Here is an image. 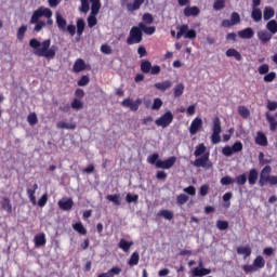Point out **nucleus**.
Masks as SVG:
<instances>
[{
    "mask_svg": "<svg viewBox=\"0 0 277 277\" xmlns=\"http://www.w3.org/2000/svg\"><path fill=\"white\" fill-rule=\"evenodd\" d=\"M30 25H36L34 31L37 34L42 31L47 25L53 27V11L49 8L40 6L32 13Z\"/></svg>",
    "mask_w": 277,
    "mask_h": 277,
    "instance_id": "f257e3e1",
    "label": "nucleus"
},
{
    "mask_svg": "<svg viewBox=\"0 0 277 277\" xmlns=\"http://www.w3.org/2000/svg\"><path fill=\"white\" fill-rule=\"evenodd\" d=\"M29 47L32 48L35 55L45 57V60H53L57 53V45H51L50 39H47L43 42L38 41V39H31L29 41Z\"/></svg>",
    "mask_w": 277,
    "mask_h": 277,
    "instance_id": "f03ea898",
    "label": "nucleus"
},
{
    "mask_svg": "<svg viewBox=\"0 0 277 277\" xmlns=\"http://www.w3.org/2000/svg\"><path fill=\"white\" fill-rule=\"evenodd\" d=\"M80 2L81 5L79 10L80 12H83V14L90 12V5L92 14H98L101 12V0H80Z\"/></svg>",
    "mask_w": 277,
    "mask_h": 277,
    "instance_id": "7ed1b4c3",
    "label": "nucleus"
},
{
    "mask_svg": "<svg viewBox=\"0 0 277 277\" xmlns=\"http://www.w3.org/2000/svg\"><path fill=\"white\" fill-rule=\"evenodd\" d=\"M272 174V167L266 166L260 174V181L259 184L261 187H263L266 183L268 185H277V175H271Z\"/></svg>",
    "mask_w": 277,
    "mask_h": 277,
    "instance_id": "20e7f679",
    "label": "nucleus"
},
{
    "mask_svg": "<svg viewBox=\"0 0 277 277\" xmlns=\"http://www.w3.org/2000/svg\"><path fill=\"white\" fill-rule=\"evenodd\" d=\"M172 120H174V115L172 114V111L168 110L158 119H156L155 123L157 124V127L166 129L167 127H170V124H172Z\"/></svg>",
    "mask_w": 277,
    "mask_h": 277,
    "instance_id": "39448f33",
    "label": "nucleus"
},
{
    "mask_svg": "<svg viewBox=\"0 0 277 277\" xmlns=\"http://www.w3.org/2000/svg\"><path fill=\"white\" fill-rule=\"evenodd\" d=\"M188 38L189 40H194L196 38V30L189 29V26L187 24H184L179 27V31L176 34L177 40H181V38Z\"/></svg>",
    "mask_w": 277,
    "mask_h": 277,
    "instance_id": "423d86ee",
    "label": "nucleus"
},
{
    "mask_svg": "<svg viewBox=\"0 0 277 277\" xmlns=\"http://www.w3.org/2000/svg\"><path fill=\"white\" fill-rule=\"evenodd\" d=\"M142 42V30L140 27H132L127 44H140Z\"/></svg>",
    "mask_w": 277,
    "mask_h": 277,
    "instance_id": "0eeeda50",
    "label": "nucleus"
},
{
    "mask_svg": "<svg viewBox=\"0 0 277 277\" xmlns=\"http://www.w3.org/2000/svg\"><path fill=\"white\" fill-rule=\"evenodd\" d=\"M243 150V144L236 142L233 146H225L222 150L225 157H233L235 153H241Z\"/></svg>",
    "mask_w": 277,
    "mask_h": 277,
    "instance_id": "6e6552de",
    "label": "nucleus"
},
{
    "mask_svg": "<svg viewBox=\"0 0 277 277\" xmlns=\"http://www.w3.org/2000/svg\"><path fill=\"white\" fill-rule=\"evenodd\" d=\"M143 3L144 0H133V2H130L129 0H121V5L127 8L128 12L137 11L140 8H142Z\"/></svg>",
    "mask_w": 277,
    "mask_h": 277,
    "instance_id": "1a4fd4ad",
    "label": "nucleus"
},
{
    "mask_svg": "<svg viewBox=\"0 0 277 277\" xmlns=\"http://www.w3.org/2000/svg\"><path fill=\"white\" fill-rule=\"evenodd\" d=\"M194 166L196 168H206L207 170L213 168V163L209 160V153L205 154L201 158L196 159Z\"/></svg>",
    "mask_w": 277,
    "mask_h": 277,
    "instance_id": "9d476101",
    "label": "nucleus"
},
{
    "mask_svg": "<svg viewBox=\"0 0 277 277\" xmlns=\"http://www.w3.org/2000/svg\"><path fill=\"white\" fill-rule=\"evenodd\" d=\"M122 107H128L131 111H137L140 105H142V98H136L135 101L131 98H126L121 102Z\"/></svg>",
    "mask_w": 277,
    "mask_h": 277,
    "instance_id": "9b49d317",
    "label": "nucleus"
},
{
    "mask_svg": "<svg viewBox=\"0 0 277 277\" xmlns=\"http://www.w3.org/2000/svg\"><path fill=\"white\" fill-rule=\"evenodd\" d=\"M176 163V157H170L167 160H158L156 162V168L161 170H170Z\"/></svg>",
    "mask_w": 277,
    "mask_h": 277,
    "instance_id": "f8f14e48",
    "label": "nucleus"
},
{
    "mask_svg": "<svg viewBox=\"0 0 277 277\" xmlns=\"http://www.w3.org/2000/svg\"><path fill=\"white\" fill-rule=\"evenodd\" d=\"M202 129V118L200 117H196L189 127V133L190 135H196V133H198V131H200Z\"/></svg>",
    "mask_w": 277,
    "mask_h": 277,
    "instance_id": "ddd939ff",
    "label": "nucleus"
},
{
    "mask_svg": "<svg viewBox=\"0 0 277 277\" xmlns=\"http://www.w3.org/2000/svg\"><path fill=\"white\" fill-rule=\"evenodd\" d=\"M74 205H75V201H72V199L68 198V197H63L58 201V207L62 211H70V209H72Z\"/></svg>",
    "mask_w": 277,
    "mask_h": 277,
    "instance_id": "4468645a",
    "label": "nucleus"
},
{
    "mask_svg": "<svg viewBox=\"0 0 277 277\" xmlns=\"http://www.w3.org/2000/svg\"><path fill=\"white\" fill-rule=\"evenodd\" d=\"M56 129H65L66 131H75L77 129V123L68 121H58L56 123Z\"/></svg>",
    "mask_w": 277,
    "mask_h": 277,
    "instance_id": "2eb2a0df",
    "label": "nucleus"
},
{
    "mask_svg": "<svg viewBox=\"0 0 277 277\" xmlns=\"http://www.w3.org/2000/svg\"><path fill=\"white\" fill-rule=\"evenodd\" d=\"M38 190V184H34L32 188L27 189V196L34 207L38 205V200H36V192Z\"/></svg>",
    "mask_w": 277,
    "mask_h": 277,
    "instance_id": "dca6fc26",
    "label": "nucleus"
},
{
    "mask_svg": "<svg viewBox=\"0 0 277 277\" xmlns=\"http://www.w3.org/2000/svg\"><path fill=\"white\" fill-rule=\"evenodd\" d=\"M192 274H193V277L209 276V274H211V269L196 267L192 269Z\"/></svg>",
    "mask_w": 277,
    "mask_h": 277,
    "instance_id": "f3484780",
    "label": "nucleus"
},
{
    "mask_svg": "<svg viewBox=\"0 0 277 277\" xmlns=\"http://www.w3.org/2000/svg\"><path fill=\"white\" fill-rule=\"evenodd\" d=\"M156 90H160V92H166V90H170L172 88V81L166 80L162 82H157L154 84Z\"/></svg>",
    "mask_w": 277,
    "mask_h": 277,
    "instance_id": "a211bd4d",
    "label": "nucleus"
},
{
    "mask_svg": "<svg viewBox=\"0 0 277 277\" xmlns=\"http://www.w3.org/2000/svg\"><path fill=\"white\" fill-rule=\"evenodd\" d=\"M238 36L239 38H242V40H250V38L254 37V30L252 28H246L238 31Z\"/></svg>",
    "mask_w": 277,
    "mask_h": 277,
    "instance_id": "6ab92c4d",
    "label": "nucleus"
},
{
    "mask_svg": "<svg viewBox=\"0 0 277 277\" xmlns=\"http://www.w3.org/2000/svg\"><path fill=\"white\" fill-rule=\"evenodd\" d=\"M132 246L133 241H127L126 239H120L118 243V248H120V250H122L126 253L130 252Z\"/></svg>",
    "mask_w": 277,
    "mask_h": 277,
    "instance_id": "aec40b11",
    "label": "nucleus"
},
{
    "mask_svg": "<svg viewBox=\"0 0 277 277\" xmlns=\"http://www.w3.org/2000/svg\"><path fill=\"white\" fill-rule=\"evenodd\" d=\"M55 16L58 29H61L62 31H66V19L64 18V16H62L60 12H56Z\"/></svg>",
    "mask_w": 277,
    "mask_h": 277,
    "instance_id": "412c9836",
    "label": "nucleus"
},
{
    "mask_svg": "<svg viewBox=\"0 0 277 277\" xmlns=\"http://www.w3.org/2000/svg\"><path fill=\"white\" fill-rule=\"evenodd\" d=\"M200 9L198 6H187L184 9L185 16H198Z\"/></svg>",
    "mask_w": 277,
    "mask_h": 277,
    "instance_id": "4be33fe9",
    "label": "nucleus"
},
{
    "mask_svg": "<svg viewBox=\"0 0 277 277\" xmlns=\"http://www.w3.org/2000/svg\"><path fill=\"white\" fill-rule=\"evenodd\" d=\"M255 144H258V146H267V136H265L263 132H258Z\"/></svg>",
    "mask_w": 277,
    "mask_h": 277,
    "instance_id": "5701e85b",
    "label": "nucleus"
},
{
    "mask_svg": "<svg viewBox=\"0 0 277 277\" xmlns=\"http://www.w3.org/2000/svg\"><path fill=\"white\" fill-rule=\"evenodd\" d=\"M157 217H163L164 220H174V212L170 210H160L157 213Z\"/></svg>",
    "mask_w": 277,
    "mask_h": 277,
    "instance_id": "b1692460",
    "label": "nucleus"
},
{
    "mask_svg": "<svg viewBox=\"0 0 277 277\" xmlns=\"http://www.w3.org/2000/svg\"><path fill=\"white\" fill-rule=\"evenodd\" d=\"M251 18H253L255 23H261V21H263V12L258 8H253Z\"/></svg>",
    "mask_w": 277,
    "mask_h": 277,
    "instance_id": "393cba45",
    "label": "nucleus"
},
{
    "mask_svg": "<svg viewBox=\"0 0 277 277\" xmlns=\"http://www.w3.org/2000/svg\"><path fill=\"white\" fill-rule=\"evenodd\" d=\"M274 14H276V11H274V8L272 6L264 8V11H263L264 21H269L271 18H274Z\"/></svg>",
    "mask_w": 277,
    "mask_h": 277,
    "instance_id": "a878e982",
    "label": "nucleus"
},
{
    "mask_svg": "<svg viewBox=\"0 0 277 277\" xmlns=\"http://www.w3.org/2000/svg\"><path fill=\"white\" fill-rule=\"evenodd\" d=\"M74 72H81L85 70V62L81 58H78L74 64Z\"/></svg>",
    "mask_w": 277,
    "mask_h": 277,
    "instance_id": "bb28decb",
    "label": "nucleus"
},
{
    "mask_svg": "<svg viewBox=\"0 0 277 277\" xmlns=\"http://www.w3.org/2000/svg\"><path fill=\"white\" fill-rule=\"evenodd\" d=\"M237 253L242 254V256H245V259H248V256H250V254H252V248H250V246L238 247Z\"/></svg>",
    "mask_w": 277,
    "mask_h": 277,
    "instance_id": "cd10ccee",
    "label": "nucleus"
},
{
    "mask_svg": "<svg viewBox=\"0 0 277 277\" xmlns=\"http://www.w3.org/2000/svg\"><path fill=\"white\" fill-rule=\"evenodd\" d=\"M138 27H140L141 31H144V34H146L147 36H153V34H155V31H156L155 26L148 27L144 23H140Z\"/></svg>",
    "mask_w": 277,
    "mask_h": 277,
    "instance_id": "c85d7f7f",
    "label": "nucleus"
},
{
    "mask_svg": "<svg viewBox=\"0 0 277 277\" xmlns=\"http://www.w3.org/2000/svg\"><path fill=\"white\" fill-rule=\"evenodd\" d=\"M255 269H263L265 267V259L262 255H258L253 261Z\"/></svg>",
    "mask_w": 277,
    "mask_h": 277,
    "instance_id": "c756f323",
    "label": "nucleus"
},
{
    "mask_svg": "<svg viewBox=\"0 0 277 277\" xmlns=\"http://www.w3.org/2000/svg\"><path fill=\"white\" fill-rule=\"evenodd\" d=\"M258 38L261 42H269L272 40V34L267 32L266 30H260L258 32Z\"/></svg>",
    "mask_w": 277,
    "mask_h": 277,
    "instance_id": "7c9ffc66",
    "label": "nucleus"
},
{
    "mask_svg": "<svg viewBox=\"0 0 277 277\" xmlns=\"http://www.w3.org/2000/svg\"><path fill=\"white\" fill-rule=\"evenodd\" d=\"M47 245V236L44 234H38L35 236V246H45Z\"/></svg>",
    "mask_w": 277,
    "mask_h": 277,
    "instance_id": "2f4dec72",
    "label": "nucleus"
},
{
    "mask_svg": "<svg viewBox=\"0 0 277 277\" xmlns=\"http://www.w3.org/2000/svg\"><path fill=\"white\" fill-rule=\"evenodd\" d=\"M226 55H227V57H235V60H237V62H241V53H239V51H237L235 49H228L226 51Z\"/></svg>",
    "mask_w": 277,
    "mask_h": 277,
    "instance_id": "473e14b6",
    "label": "nucleus"
},
{
    "mask_svg": "<svg viewBox=\"0 0 277 277\" xmlns=\"http://www.w3.org/2000/svg\"><path fill=\"white\" fill-rule=\"evenodd\" d=\"M195 157H200L202 155H207V146H205V144H199L196 146L195 148V153H194Z\"/></svg>",
    "mask_w": 277,
    "mask_h": 277,
    "instance_id": "72a5a7b5",
    "label": "nucleus"
},
{
    "mask_svg": "<svg viewBox=\"0 0 277 277\" xmlns=\"http://www.w3.org/2000/svg\"><path fill=\"white\" fill-rule=\"evenodd\" d=\"M140 263V253L137 251L133 252L130 256V260L128 261V264L133 267L134 265H137Z\"/></svg>",
    "mask_w": 277,
    "mask_h": 277,
    "instance_id": "f704fd0d",
    "label": "nucleus"
},
{
    "mask_svg": "<svg viewBox=\"0 0 277 277\" xmlns=\"http://www.w3.org/2000/svg\"><path fill=\"white\" fill-rule=\"evenodd\" d=\"M258 179H259V172H256L255 169H251L248 177L249 184L254 185Z\"/></svg>",
    "mask_w": 277,
    "mask_h": 277,
    "instance_id": "c9c22d12",
    "label": "nucleus"
},
{
    "mask_svg": "<svg viewBox=\"0 0 277 277\" xmlns=\"http://www.w3.org/2000/svg\"><path fill=\"white\" fill-rule=\"evenodd\" d=\"M212 133H222V121L217 117L213 119Z\"/></svg>",
    "mask_w": 277,
    "mask_h": 277,
    "instance_id": "e433bc0d",
    "label": "nucleus"
},
{
    "mask_svg": "<svg viewBox=\"0 0 277 277\" xmlns=\"http://www.w3.org/2000/svg\"><path fill=\"white\" fill-rule=\"evenodd\" d=\"M1 207L4 211H6L8 213H12V203H10V199L8 198H2V200L0 201Z\"/></svg>",
    "mask_w": 277,
    "mask_h": 277,
    "instance_id": "4c0bfd02",
    "label": "nucleus"
},
{
    "mask_svg": "<svg viewBox=\"0 0 277 277\" xmlns=\"http://www.w3.org/2000/svg\"><path fill=\"white\" fill-rule=\"evenodd\" d=\"M183 92H185V85L183 83H179L174 88V96L179 98V96H183Z\"/></svg>",
    "mask_w": 277,
    "mask_h": 277,
    "instance_id": "58836bf2",
    "label": "nucleus"
},
{
    "mask_svg": "<svg viewBox=\"0 0 277 277\" xmlns=\"http://www.w3.org/2000/svg\"><path fill=\"white\" fill-rule=\"evenodd\" d=\"M266 29L271 31V34H277V22L275 19L269 21L266 24Z\"/></svg>",
    "mask_w": 277,
    "mask_h": 277,
    "instance_id": "ea45409f",
    "label": "nucleus"
},
{
    "mask_svg": "<svg viewBox=\"0 0 277 277\" xmlns=\"http://www.w3.org/2000/svg\"><path fill=\"white\" fill-rule=\"evenodd\" d=\"M224 8H226V0H216L213 4L215 12H220V10H224Z\"/></svg>",
    "mask_w": 277,
    "mask_h": 277,
    "instance_id": "a19ab883",
    "label": "nucleus"
},
{
    "mask_svg": "<svg viewBox=\"0 0 277 277\" xmlns=\"http://www.w3.org/2000/svg\"><path fill=\"white\" fill-rule=\"evenodd\" d=\"M162 106H163V101H161V98L159 97L154 98V103L151 105V109L154 111H159V109H161Z\"/></svg>",
    "mask_w": 277,
    "mask_h": 277,
    "instance_id": "79ce46f5",
    "label": "nucleus"
},
{
    "mask_svg": "<svg viewBox=\"0 0 277 277\" xmlns=\"http://www.w3.org/2000/svg\"><path fill=\"white\" fill-rule=\"evenodd\" d=\"M101 53H103L104 55H111V53H114V50L111 49V45L104 43L101 45L100 48Z\"/></svg>",
    "mask_w": 277,
    "mask_h": 277,
    "instance_id": "37998d69",
    "label": "nucleus"
},
{
    "mask_svg": "<svg viewBox=\"0 0 277 277\" xmlns=\"http://www.w3.org/2000/svg\"><path fill=\"white\" fill-rule=\"evenodd\" d=\"M72 228H74V230H76V232L79 233L80 235H85V233H88V232L85 230V227L83 226V224H82L81 222L75 223V224L72 225Z\"/></svg>",
    "mask_w": 277,
    "mask_h": 277,
    "instance_id": "c03bdc74",
    "label": "nucleus"
},
{
    "mask_svg": "<svg viewBox=\"0 0 277 277\" xmlns=\"http://www.w3.org/2000/svg\"><path fill=\"white\" fill-rule=\"evenodd\" d=\"M266 119L268 120L271 131H276V127H277L276 119L269 114H266Z\"/></svg>",
    "mask_w": 277,
    "mask_h": 277,
    "instance_id": "a18cd8bd",
    "label": "nucleus"
},
{
    "mask_svg": "<svg viewBox=\"0 0 277 277\" xmlns=\"http://www.w3.org/2000/svg\"><path fill=\"white\" fill-rule=\"evenodd\" d=\"M27 122L30 124V127L38 124V115H36V113H30L27 117Z\"/></svg>",
    "mask_w": 277,
    "mask_h": 277,
    "instance_id": "49530a36",
    "label": "nucleus"
},
{
    "mask_svg": "<svg viewBox=\"0 0 277 277\" xmlns=\"http://www.w3.org/2000/svg\"><path fill=\"white\" fill-rule=\"evenodd\" d=\"M84 29H85V22L83 19H78L77 21V35L82 36Z\"/></svg>",
    "mask_w": 277,
    "mask_h": 277,
    "instance_id": "de8ad7c7",
    "label": "nucleus"
},
{
    "mask_svg": "<svg viewBox=\"0 0 277 277\" xmlns=\"http://www.w3.org/2000/svg\"><path fill=\"white\" fill-rule=\"evenodd\" d=\"M107 273L108 275H110V277L120 276V274L122 273V268H120V266H114L113 268L107 271Z\"/></svg>",
    "mask_w": 277,
    "mask_h": 277,
    "instance_id": "09e8293b",
    "label": "nucleus"
},
{
    "mask_svg": "<svg viewBox=\"0 0 277 277\" xmlns=\"http://www.w3.org/2000/svg\"><path fill=\"white\" fill-rule=\"evenodd\" d=\"M98 14H93L92 12L90 13L89 17H88V26L89 27H95L96 23H97V19H96V16Z\"/></svg>",
    "mask_w": 277,
    "mask_h": 277,
    "instance_id": "8fccbe9b",
    "label": "nucleus"
},
{
    "mask_svg": "<svg viewBox=\"0 0 277 277\" xmlns=\"http://www.w3.org/2000/svg\"><path fill=\"white\" fill-rule=\"evenodd\" d=\"M106 198L109 202H114V205L120 207V195H107Z\"/></svg>",
    "mask_w": 277,
    "mask_h": 277,
    "instance_id": "3c124183",
    "label": "nucleus"
},
{
    "mask_svg": "<svg viewBox=\"0 0 277 277\" xmlns=\"http://www.w3.org/2000/svg\"><path fill=\"white\" fill-rule=\"evenodd\" d=\"M151 64L148 61H144L141 63V70L142 72L148 74L150 72Z\"/></svg>",
    "mask_w": 277,
    "mask_h": 277,
    "instance_id": "603ef678",
    "label": "nucleus"
},
{
    "mask_svg": "<svg viewBox=\"0 0 277 277\" xmlns=\"http://www.w3.org/2000/svg\"><path fill=\"white\" fill-rule=\"evenodd\" d=\"M160 160L161 159H159V154H153V155L148 156V158H147L148 163H150L151 166H156V167H157V162Z\"/></svg>",
    "mask_w": 277,
    "mask_h": 277,
    "instance_id": "864d4df0",
    "label": "nucleus"
},
{
    "mask_svg": "<svg viewBox=\"0 0 277 277\" xmlns=\"http://www.w3.org/2000/svg\"><path fill=\"white\" fill-rule=\"evenodd\" d=\"M47 202H49V195L43 194L41 198H39V200L37 201V205L42 209V207L47 206Z\"/></svg>",
    "mask_w": 277,
    "mask_h": 277,
    "instance_id": "5fc2aeb1",
    "label": "nucleus"
},
{
    "mask_svg": "<svg viewBox=\"0 0 277 277\" xmlns=\"http://www.w3.org/2000/svg\"><path fill=\"white\" fill-rule=\"evenodd\" d=\"M238 114L242 118H248V116H250V110L246 106H239L238 107Z\"/></svg>",
    "mask_w": 277,
    "mask_h": 277,
    "instance_id": "6e6d98bb",
    "label": "nucleus"
},
{
    "mask_svg": "<svg viewBox=\"0 0 277 277\" xmlns=\"http://www.w3.org/2000/svg\"><path fill=\"white\" fill-rule=\"evenodd\" d=\"M248 181V177L246 176V174H241V175H238L234 182L237 183V185H246Z\"/></svg>",
    "mask_w": 277,
    "mask_h": 277,
    "instance_id": "4d7b16f0",
    "label": "nucleus"
},
{
    "mask_svg": "<svg viewBox=\"0 0 277 277\" xmlns=\"http://www.w3.org/2000/svg\"><path fill=\"white\" fill-rule=\"evenodd\" d=\"M230 22H232V25H238V23L241 22V17L239 16V13L237 12L232 13Z\"/></svg>",
    "mask_w": 277,
    "mask_h": 277,
    "instance_id": "13d9d810",
    "label": "nucleus"
},
{
    "mask_svg": "<svg viewBox=\"0 0 277 277\" xmlns=\"http://www.w3.org/2000/svg\"><path fill=\"white\" fill-rule=\"evenodd\" d=\"M211 142H212V144H220V142H222V137L220 136V132H212Z\"/></svg>",
    "mask_w": 277,
    "mask_h": 277,
    "instance_id": "bf43d9fd",
    "label": "nucleus"
},
{
    "mask_svg": "<svg viewBox=\"0 0 277 277\" xmlns=\"http://www.w3.org/2000/svg\"><path fill=\"white\" fill-rule=\"evenodd\" d=\"M126 200L129 205H131V202H137L140 200V196L128 194L126 196Z\"/></svg>",
    "mask_w": 277,
    "mask_h": 277,
    "instance_id": "052dcab7",
    "label": "nucleus"
},
{
    "mask_svg": "<svg viewBox=\"0 0 277 277\" xmlns=\"http://www.w3.org/2000/svg\"><path fill=\"white\" fill-rule=\"evenodd\" d=\"M216 228H219V230H226L228 228V221H217Z\"/></svg>",
    "mask_w": 277,
    "mask_h": 277,
    "instance_id": "680f3d73",
    "label": "nucleus"
},
{
    "mask_svg": "<svg viewBox=\"0 0 277 277\" xmlns=\"http://www.w3.org/2000/svg\"><path fill=\"white\" fill-rule=\"evenodd\" d=\"M176 200H177V205H185V202H187V200H189V196H187L185 194H181L177 196Z\"/></svg>",
    "mask_w": 277,
    "mask_h": 277,
    "instance_id": "e2e57ef3",
    "label": "nucleus"
},
{
    "mask_svg": "<svg viewBox=\"0 0 277 277\" xmlns=\"http://www.w3.org/2000/svg\"><path fill=\"white\" fill-rule=\"evenodd\" d=\"M27 31V26H22L17 30V40H23L25 38V32Z\"/></svg>",
    "mask_w": 277,
    "mask_h": 277,
    "instance_id": "0e129e2a",
    "label": "nucleus"
},
{
    "mask_svg": "<svg viewBox=\"0 0 277 277\" xmlns=\"http://www.w3.org/2000/svg\"><path fill=\"white\" fill-rule=\"evenodd\" d=\"M233 183H235V180L230 176H224L221 179L222 185H233Z\"/></svg>",
    "mask_w": 277,
    "mask_h": 277,
    "instance_id": "69168bd1",
    "label": "nucleus"
},
{
    "mask_svg": "<svg viewBox=\"0 0 277 277\" xmlns=\"http://www.w3.org/2000/svg\"><path fill=\"white\" fill-rule=\"evenodd\" d=\"M267 109L269 111H276L277 110V102L267 101Z\"/></svg>",
    "mask_w": 277,
    "mask_h": 277,
    "instance_id": "338daca9",
    "label": "nucleus"
},
{
    "mask_svg": "<svg viewBox=\"0 0 277 277\" xmlns=\"http://www.w3.org/2000/svg\"><path fill=\"white\" fill-rule=\"evenodd\" d=\"M72 109H81L83 107V103L79 100H74L71 103Z\"/></svg>",
    "mask_w": 277,
    "mask_h": 277,
    "instance_id": "774afa93",
    "label": "nucleus"
}]
</instances>
